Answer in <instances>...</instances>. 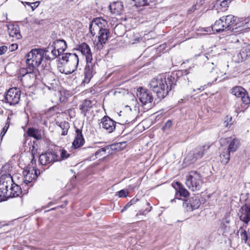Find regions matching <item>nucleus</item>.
<instances>
[{
  "label": "nucleus",
  "instance_id": "nucleus-1",
  "mask_svg": "<svg viewBox=\"0 0 250 250\" xmlns=\"http://www.w3.org/2000/svg\"><path fill=\"white\" fill-rule=\"evenodd\" d=\"M176 81L173 76L166 78L159 76L153 78L149 83V88L156 93L158 99H162L166 97L169 91L176 85Z\"/></svg>",
  "mask_w": 250,
  "mask_h": 250
},
{
  "label": "nucleus",
  "instance_id": "nucleus-2",
  "mask_svg": "<svg viewBox=\"0 0 250 250\" xmlns=\"http://www.w3.org/2000/svg\"><path fill=\"white\" fill-rule=\"evenodd\" d=\"M26 62L28 66H31L34 69L42 64V67L48 69L50 63L44 59V51L42 49H32L25 56Z\"/></svg>",
  "mask_w": 250,
  "mask_h": 250
},
{
  "label": "nucleus",
  "instance_id": "nucleus-3",
  "mask_svg": "<svg viewBox=\"0 0 250 250\" xmlns=\"http://www.w3.org/2000/svg\"><path fill=\"white\" fill-rule=\"evenodd\" d=\"M62 60L64 62V68H60V71L62 73L69 74L75 71L78 65L79 58L75 53H67L62 55Z\"/></svg>",
  "mask_w": 250,
  "mask_h": 250
},
{
  "label": "nucleus",
  "instance_id": "nucleus-4",
  "mask_svg": "<svg viewBox=\"0 0 250 250\" xmlns=\"http://www.w3.org/2000/svg\"><path fill=\"white\" fill-rule=\"evenodd\" d=\"M186 185L192 191L201 189L203 184V177L197 171L192 170L186 176Z\"/></svg>",
  "mask_w": 250,
  "mask_h": 250
},
{
  "label": "nucleus",
  "instance_id": "nucleus-5",
  "mask_svg": "<svg viewBox=\"0 0 250 250\" xmlns=\"http://www.w3.org/2000/svg\"><path fill=\"white\" fill-rule=\"evenodd\" d=\"M13 184V178L10 174H2L0 177V197L3 200L9 198V188Z\"/></svg>",
  "mask_w": 250,
  "mask_h": 250
},
{
  "label": "nucleus",
  "instance_id": "nucleus-6",
  "mask_svg": "<svg viewBox=\"0 0 250 250\" xmlns=\"http://www.w3.org/2000/svg\"><path fill=\"white\" fill-rule=\"evenodd\" d=\"M21 91L16 87L9 89L5 96V101L10 105H15L19 103Z\"/></svg>",
  "mask_w": 250,
  "mask_h": 250
},
{
  "label": "nucleus",
  "instance_id": "nucleus-7",
  "mask_svg": "<svg viewBox=\"0 0 250 250\" xmlns=\"http://www.w3.org/2000/svg\"><path fill=\"white\" fill-rule=\"evenodd\" d=\"M235 47L237 49L240 48L239 50H238V53H237V56H234V58H237L235 60L236 62H243L250 56V44L241 42L240 46H238V44H236Z\"/></svg>",
  "mask_w": 250,
  "mask_h": 250
},
{
  "label": "nucleus",
  "instance_id": "nucleus-8",
  "mask_svg": "<svg viewBox=\"0 0 250 250\" xmlns=\"http://www.w3.org/2000/svg\"><path fill=\"white\" fill-rule=\"evenodd\" d=\"M214 65L213 62H208L206 64L207 68L211 67L212 70L208 75L209 82L208 84H211L216 82L218 78L222 77L225 74L224 71H221L218 68L211 67Z\"/></svg>",
  "mask_w": 250,
  "mask_h": 250
},
{
  "label": "nucleus",
  "instance_id": "nucleus-9",
  "mask_svg": "<svg viewBox=\"0 0 250 250\" xmlns=\"http://www.w3.org/2000/svg\"><path fill=\"white\" fill-rule=\"evenodd\" d=\"M40 174V170L34 168H26L23 171V181L25 186H28Z\"/></svg>",
  "mask_w": 250,
  "mask_h": 250
},
{
  "label": "nucleus",
  "instance_id": "nucleus-10",
  "mask_svg": "<svg viewBox=\"0 0 250 250\" xmlns=\"http://www.w3.org/2000/svg\"><path fill=\"white\" fill-rule=\"evenodd\" d=\"M137 96L143 105L151 104L153 100L151 93L147 89L142 87L137 89Z\"/></svg>",
  "mask_w": 250,
  "mask_h": 250
},
{
  "label": "nucleus",
  "instance_id": "nucleus-11",
  "mask_svg": "<svg viewBox=\"0 0 250 250\" xmlns=\"http://www.w3.org/2000/svg\"><path fill=\"white\" fill-rule=\"evenodd\" d=\"M200 201L198 198L194 196L190 198L188 200L184 201L183 206L187 211H191L197 209L200 206Z\"/></svg>",
  "mask_w": 250,
  "mask_h": 250
},
{
  "label": "nucleus",
  "instance_id": "nucleus-12",
  "mask_svg": "<svg viewBox=\"0 0 250 250\" xmlns=\"http://www.w3.org/2000/svg\"><path fill=\"white\" fill-rule=\"evenodd\" d=\"M87 64L84 69V79L83 82L86 83H89L93 75L96 73V65L93 61L86 62Z\"/></svg>",
  "mask_w": 250,
  "mask_h": 250
},
{
  "label": "nucleus",
  "instance_id": "nucleus-13",
  "mask_svg": "<svg viewBox=\"0 0 250 250\" xmlns=\"http://www.w3.org/2000/svg\"><path fill=\"white\" fill-rule=\"evenodd\" d=\"M116 122L108 116L104 117L100 123V126L106 130L108 132L111 133L115 129Z\"/></svg>",
  "mask_w": 250,
  "mask_h": 250
},
{
  "label": "nucleus",
  "instance_id": "nucleus-14",
  "mask_svg": "<svg viewBox=\"0 0 250 250\" xmlns=\"http://www.w3.org/2000/svg\"><path fill=\"white\" fill-rule=\"evenodd\" d=\"M39 160L41 165H46L52 162L57 161L58 159L56 153L47 152L40 155Z\"/></svg>",
  "mask_w": 250,
  "mask_h": 250
},
{
  "label": "nucleus",
  "instance_id": "nucleus-15",
  "mask_svg": "<svg viewBox=\"0 0 250 250\" xmlns=\"http://www.w3.org/2000/svg\"><path fill=\"white\" fill-rule=\"evenodd\" d=\"M77 50L80 51L82 54L85 57L86 62L93 61L92 54L89 46L86 43L83 42L77 46Z\"/></svg>",
  "mask_w": 250,
  "mask_h": 250
},
{
  "label": "nucleus",
  "instance_id": "nucleus-16",
  "mask_svg": "<svg viewBox=\"0 0 250 250\" xmlns=\"http://www.w3.org/2000/svg\"><path fill=\"white\" fill-rule=\"evenodd\" d=\"M226 142L229 144V146L227 149L230 153L234 152L236 151L240 145L239 140L235 138L233 139L231 138H228L226 139L222 138L220 139L221 144L225 143Z\"/></svg>",
  "mask_w": 250,
  "mask_h": 250
},
{
  "label": "nucleus",
  "instance_id": "nucleus-17",
  "mask_svg": "<svg viewBox=\"0 0 250 250\" xmlns=\"http://www.w3.org/2000/svg\"><path fill=\"white\" fill-rule=\"evenodd\" d=\"M240 219L247 224L250 221V203L246 204L240 209Z\"/></svg>",
  "mask_w": 250,
  "mask_h": 250
},
{
  "label": "nucleus",
  "instance_id": "nucleus-18",
  "mask_svg": "<svg viewBox=\"0 0 250 250\" xmlns=\"http://www.w3.org/2000/svg\"><path fill=\"white\" fill-rule=\"evenodd\" d=\"M43 50L44 51V59L46 60V62L55 59L57 57L62 54L58 52V50L55 49L53 46Z\"/></svg>",
  "mask_w": 250,
  "mask_h": 250
},
{
  "label": "nucleus",
  "instance_id": "nucleus-19",
  "mask_svg": "<svg viewBox=\"0 0 250 250\" xmlns=\"http://www.w3.org/2000/svg\"><path fill=\"white\" fill-rule=\"evenodd\" d=\"M223 21H220V20L216 21L214 24L212 25L211 27H208L207 29L205 30L206 32H209V34L219 33L226 30L225 25H223L222 22Z\"/></svg>",
  "mask_w": 250,
  "mask_h": 250
},
{
  "label": "nucleus",
  "instance_id": "nucleus-20",
  "mask_svg": "<svg viewBox=\"0 0 250 250\" xmlns=\"http://www.w3.org/2000/svg\"><path fill=\"white\" fill-rule=\"evenodd\" d=\"M107 22L105 20L100 18L95 19L90 26V30L92 34V27L96 30L104 29L106 28Z\"/></svg>",
  "mask_w": 250,
  "mask_h": 250
},
{
  "label": "nucleus",
  "instance_id": "nucleus-21",
  "mask_svg": "<svg viewBox=\"0 0 250 250\" xmlns=\"http://www.w3.org/2000/svg\"><path fill=\"white\" fill-rule=\"evenodd\" d=\"M76 132V136L72 143V146L74 148L81 147L84 143V140L82 134V130L79 129H77Z\"/></svg>",
  "mask_w": 250,
  "mask_h": 250
},
{
  "label": "nucleus",
  "instance_id": "nucleus-22",
  "mask_svg": "<svg viewBox=\"0 0 250 250\" xmlns=\"http://www.w3.org/2000/svg\"><path fill=\"white\" fill-rule=\"evenodd\" d=\"M110 12L115 15H120L123 10L124 6L120 1H116L112 3L109 6Z\"/></svg>",
  "mask_w": 250,
  "mask_h": 250
},
{
  "label": "nucleus",
  "instance_id": "nucleus-23",
  "mask_svg": "<svg viewBox=\"0 0 250 250\" xmlns=\"http://www.w3.org/2000/svg\"><path fill=\"white\" fill-rule=\"evenodd\" d=\"M109 35V31L107 28L104 29H100L99 30L98 41L97 45L99 43L102 46L103 44L105 43L108 40Z\"/></svg>",
  "mask_w": 250,
  "mask_h": 250
},
{
  "label": "nucleus",
  "instance_id": "nucleus-24",
  "mask_svg": "<svg viewBox=\"0 0 250 250\" xmlns=\"http://www.w3.org/2000/svg\"><path fill=\"white\" fill-rule=\"evenodd\" d=\"M230 1L231 0H217L214 5V7L218 12L225 11L227 9Z\"/></svg>",
  "mask_w": 250,
  "mask_h": 250
},
{
  "label": "nucleus",
  "instance_id": "nucleus-25",
  "mask_svg": "<svg viewBox=\"0 0 250 250\" xmlns=\"http://www.w3.org/2000/svg\"><path fill=\"white\" fill-rule=\"evenodd\" d=\"M52 46L58 50V52L62 54L67 48L66 43L63 40H56L53 42Z\"/></svg>",
  "mask_w": 250,
  "mask_h": 250
},
{
  "label": "nucleus",
  "instance_id": "nucleus-26",
  "mask_svg": "<svg viewBox=\"0 0 250 250\" xmlns=\"http://www.w3.org/2000/svg\"><path fill=\"white\" fill-rule=\"evenodd\" d=\"M21 187L13 181L12 186L9 188V198L18 197L21 193Z\"/></svg>",
  "mask_w": 250,
  "mask_h": 250
},
{
  "label": "nucleus",
  "instance_id": "nucleus-27",
  "mask_svg": "<svg viewBox=\"0 0 250 250\" xmlns=\"http://www.w3.org/2000/svg\"><path fill=\"white\" fill-rule=\"evenodd\" d=\"M8 32L10 37L15 38L16 39H20L21 36L20 34L19 27L18 25H11L8 27Z\"/></svg>",
  "mask_w": 250,
  "mask_h": 250
},
{
  "label": "nucleus",
  "instance_id": "nucleus-28",
  "mask_svg": "<svg viewBox=\"0 0 250 250\" xmlns=\"http://www.w3.org/2000/svg\"><path fill=\"white\" fill-rule=\"evenodd\" d=\"M220 151V161L222 164H226L229 161L230 152L226 147L221 148Z\"/></svg>",
  "mask_w": 250,
  "mask_h": 250
},
{
  "label": "nucleus",
  "instance_id": "nucleus-29",
  "mask_svg": "<svg viewBox=\"0 0 250 250\" xmlns=\"http://www.w3.org/2000/svg\"><path fill=\"white\" fill-rule=\"evenodd\" d=\"M224 19L225 25L227 29H230L231 26L236 22L237 18L232 15H229L223 16Z\"/></svg>",
  "mask_w": 250,
  "mask_h": 250
},
{
  "label": "nucleus",
  "instance_id": "nucleus-30",
  "mask_svg": "<svg viewBox=\"0 0 250 250\" xmlns=\"http://www.w3.org/2000/svg\"><path fill=\"white\" fill-rule=\"evenodd\" d=\"M176 185V187H174L176 191V196L179 194L180 196L187 197L189 195L188 191L183 187L182 184L178 182H177L175 184Z\"/></svg>",
  "mask_w": 250,
  "mask_h": 250
},
{
  "label": "nucleus",
  "instance_id": "nucleus-31",
  "mask_svg": "<svg viewBox=\"0 0 250 250\" xmlns=\"http://www.w3.org/2000/svg\"><path fill=\"white\" fill-rule=\"evenodd\" d=\"M93 103V101L85 100L80 105V109L82 111V113L85 115L86 112L89 111L92 107L93 105L94 104Z\"/></svg>",
  "mask_w": 250,
  "mask_h": 250
},
{
  "label": "nucleus",
  "instance_id": "nucleus-32",
  "mask_svg": "<svg viewBox=\"0 0 250 250\" xmlns=\"http://www.w3.org/2000/svg\"><path fill=\"white\" fill-rule=\"evenodd\" d=\"M209 148V146L206 145L196 148L194 150H193L196 159L198 160L201 158L204 155L206 151H207Z\"/></svg>",
  "mask_w": 250,
  "mask_h": 250
},
{
  "label": "nucleus",
  "instance_id": "nucleus-33",
  "mask_svg": "<svg viewBox=\"0 0 250 250\" xmlns=\"http://www.w3.org/2000/svg\"><path fill=\"white\" fill-rule=\"evenodd\" d=\"M108 149L107 147H103L97 150L95 155H92L90 159L91 160H94L97 158L101 159L106 156V150Z\"/></svg>",
  "mask_w": 250,
  "mask_h": 250
},
{
  "label": "nucleus",
  "instance_id": "nucleus-34",
  "mask_svg": "<svg viewBox=\"0 0 250 250\" xmlns=\"http://www.w3.org/2000/svg\"><path fill=\"white\" fill-rule=\"evenodd\" d=\"M27 133L29 136L34 138L36 140H39L42 139L41 131L34 128H28Z\"/></svg>",
  "mask_w": 250,
  "mask_h": 250
},
{
  "label": "nucleus",
  "instance_id": "nucleus-35",
  "mask_svg": "<svg viewBox=\"0 0 250 250\" xmlns=\"http://www.w3.org/2000/svg\"><path fill=\"white\" fill-rule=\"evenodd\" d=\"M246 90L241 86H236L230 90V93L235 96L240 98L245 93Z\"/></svg>",
  "mask_w": 250,
  "mask_h": 250
},
{
  "label": "nucleus",
  "instance_id": "nucleus-36",
  "mask_svg": "<svg viewBox=\"0 0 250 250\" xmlns=\"http://www.w3.org/2000/svg\"><path fill=\"white\" fill-rule=\"evenodd\" d=\"M34 69L31 66H28L27 68H21L20 70V74L22 77L28 76L29 75H32L33 77H34Z\"/></svg>",
  "mask_w": 250,
  "mask_h": 250
},
{
  "label": "nucleus",
  "instance_id": "nucleus-37",
  "mask_svg": "<svg viewBox=\"0 0 250 250\" xmlns=\"http://www.w3.org/2000/svg\"><path fill=\"white\" fill-rule=\"evenodd\" d=\"M238 234H239L242 241H244L245 243H247L248 240V236L245 229L243 227L240 228L237 231Z\"/></svg>",
  "mask_w": 250,
  "mask_h": 250
},
{
  "label": "nucleus",
  "instance_id": "nucleus-38",
  "mask_svg": "<svg viewBox=\"0 0 250 250\" xmlns=\"http://www.w3.org/2000/svg\"><path fill=\"white\" fill-rule=\"evenodd\" d=\"M60 127L62 129L61 134L63 136L66 135L67 134L68 129L69 127V123L66 122L61 123L60 124Z\"/></svg>",
  "mask_w": 250,
  "mask_h": 250
},
{
  "label": "nucleus",
  "instance_id": "nucleus-39",
  "mask_svg": "<svg viewBox=\"0 0 250 250\" xmlns=\"http://www.w3.org/2000/svg\"><path fill=\"white\" fill-rule=\"evenodd\" d=\"M185 160L187 162H189L190 163H192L195 162L197 159L195 157V155L192 151H190L188 152V155H187Z\"/></svg>",
  "mask_w": 250,
  "mask_h": 250
},
{
  "label": "nucleus",
  "instance_id": "nucleus-40",
  "mask_svg": "<svg viewBox=\"0 0 250 250\" xmlns=\"http://www.w3.org/2000/svg\"><path fill=\"white\" fill-rule=\"evenodd\" d=\"M240 98H241V101L244 104H248L250 103V98L246 91Z\"/></svg>",
  "mask_w": 250,
  "mask_h": 250
},
{
  "label": "nucleus",
  "instance_id": "nucleus-41",
  "mask_svg": "<svg viewBox=\"0 0 250 250\" xmlns=\"http://www.w3.org/2000/svg\"><path fill=\"white\" fill-rule=\"evenodd\" d=\"M61 157H59L58 156V161H61L62 160L65 159L70 156V154L67 153V152L64 150V149H61Z\"/></svg>",
  "mask_w": 250,
  "mask_h": 250
},
{
  "label": "nucleus",
  "instance_id": "nucleus-42",
  "mask_svg": "<svg viewBox=\"0 0 250 250\" xmlns=\"http://www.w3.org/2000/svg\"><path fill=\"white\" fill-rule=\"evenodd\" d=\"M228 40L230 41L231 42L233 43H237L240 42L238 37L235 34L230 35L229 37Z\"/></svg>",
  "mask_w": 250,
  "mask_h": 250
},
{
  "label": "nucleus",
  "instance_id": "nucleus-43",
  "mask_svg": "<svg viewBox=\"0 0 250 250\" xmlns=\"http://www.w3.org/2000/svg\"><path fill=\"white\" fill-rule=\"evenodd\" d=\"M142 40V38L139 34H136L134 36V38L132 39V43L134 44L141 42Z\"/></svg>",
  "mask_w": 250,
  "mask_h": 250
},
{
  "label": "nucleus",
  "instance_id": "nucleus-44",
  "mask_svg": "<svg viewBox=\"0 0 250 250\" xmlns=\"http://www.w3.org/2000/svg\"><path fill=\"white\" fill-rule=\"evenodd\" d=\"M9 120H10V118H9V117H8L6 125L2 128V130L0 133V134H2V137H3V136L4 135V134L6 133V132L9 127Z\"/></svg>",
  "mask_w": 250,
  "mask_h": 250
},
{
  "label": "nucleus",
  "instance_id": "nucleus-45",
  "mask_svg": "<svg viewBox=\"0 0 250 250\" xmlns=\"http://www.w3.org/2000/svg\"><path fill=\"white\" fill-rule=\"evenodd\" d=\"M243 24H245V27L250 28V16L245 19L243 21Z\"/></svg>",
  "mask_w": 250,
  "mask_h": 250
},
{
  "label": "nucleus",
  "instance_id": "nucleus-46",
  "mask_svg": "<svg viewBox=\"0 0 250 250\" xmlns=\"http://www.w3.org/2000/svg\"><path fill=\"white\" fill-rule=\"evenodd\" d=\"M128 192L125 190L122 189L118 192V196L119 197H125L127 196Z\"/></svg>",
  "mask_w": 250,
  "mask_h": 250
},
{
  "label": "nucleus",
  "instance_id": "nucleus-47",
  "mask_svg": "<svg viewBox=\"0 0 250 250\" xmlns=\"http://www.w3.org/2000/svg\"><path fill=\"white\" fill-rule=\"evenodd\" d=\"M152 209V207H150L149 208H146L144 210H140L137 215H146V213L149 212Z\"/></svg>",
  "mask_w": 250,
  "mask_h": 250
},
{
  "label": "nucleus",
  "instance_id": "nucleus-48",
  "mask_svg": "<svg viewBox=\"0 0 250 250\" xmlns=\"http://www.w3.org/2000/svg\"><path fill=\"white\" fill-rule=\"evenodd\" d=\"M171 125H172V122L170 120H168L166 122L164 126L163 127V129L164 130L168 129V128H170V127L171 126Z\"/></svg>",
  "mask_w": 250,
  "mask_h": 250
},
{
  "label": "nucleus",
  "instance_id": "nucleus-49",
  "mask_svg": "<svg viewBox=\"0 0 250 250\" xmlns=\"http://www.w3.org/2000/svg\"><path fill=\"white\" fill-rule=\"evenodd\" d=\"M7 47L5 45L0 46V55L4 54L7 51Z\"/></svg>",
  "mask_w": 250,
  "mask_h": 250
},
{
  "label": "nucleus",
  "instance_id": "nucleus-50",
  "mask_svg": "<svg viewBox=\"0 0 250 250\" xmlns=\"http://www.w3.org/2000/svg\"><path fill=\"white\" fill-rule=\"evenodd\" d=\"M133 200H131L129 202H128L124 208L121 210V212H123L125 209H126L128 208L131 206L133 204Z\"/></svg>",
  "mask_w": 250,
  "mask_h": 250
},
{
  "label": "nucleus",
  "instance_id": "nucleus-51",
  "mask_svg": "<svg viewBox=\"0 0 250 250\" xmlns=\"http://www.w3.org/2000/svg\"><path fill=\"white\" fill-rule=\"evenodd\" d=\"M18 48V45L16 43H13L10 45L9 47V49L11 51H13L14 50H16Z\"/></svg>",
  "mask_w": 250,
  "mask_h": 250
},
{
  "label": "nucleus",
  "instance_id": "nucleus-52",
  "mask_svg": "<svg viewBox=\"0 0 250 250\" xmlns=\"http://www.w3.org/2000/svg\"><path fill=\"white\" fill-rule=\"evenodd\" d=\"M40 4L39 1H36L31 3V7L33 10H34L36 7H37Z\"/></svg>",
  "mask_w": 250,
  "mask_h": 250
},
{
  "label": "nucleus",
  "instance_id": "nucleus-53",
  "mask_svg": "<svg viewBox=\"0 0 250 250\" xmlns=\"http://www.w3.org/2000/svg\"><path fill=\"white\" fill-rule=\"evenodd\" d=\"M138 3L140 6H144L148 5L147 0H140L138 2Z\"/></svg>",
  "mask_w": 250,
  "mask_h": 250
},
{
  "label": "nucleus",
  "instance_id": "nucleus-54",
  "mask_svg": "<svg viewBox=\"0 0 250 250\" xmlns=\"http://www.w3.org/2000/svg\"><path fill=\"white\" fill-rule=\"evenodd\" d=\"M197 5L194 4L193 5L191 8L188 10V13L190 14L193 12L196 9Z\"/></svg>",
  "mask_w": 250,
  "mask_h": 250
},
{
  "label": "nucleus",
  "instance_id": "nucleus-55",
  "mask_svg": "<svg viewBox=\"0 0 250 250\" xmlns=\"http://www.w3.org/2000/svg\"><path fill=\"white\" fill-rule=\"evenodd\" d=\"M43 22V20H40L38 19H35L33 21V23L36 24H42Z\"/></svg>",
  "mask_w": 250,
  "mask_h": 250
},
{
  "label": "nucleus",
  "instance_id": "nucleus-56",
  "mask_svg": "<svg viewBox=\"0 0 250 250\" xmlns=\"http://www.w3.org/2000/svg\"><path fill=\"white\" fill-rule=\"evenodd\" d=\"M224 126L226 127H228L229 126V124L228 121H225L224 122Z\"/></svg>",
  "mask_w": 250,
  "mask_h": 250
},
{
  "label": "nucleus",
  "instance_id": "nucleus-57",
  "mask_svg": "<svg viewBox=\"0 0 250 250\" xmlns=\"http://www.w3.org/2000/svg\"><path fill=\"white\" fill-rule=\"evenodd\" d=\"M219 20H220V21H223L222 23H223V25H225V21H224V19H223V16Z\"/></svg>",
  "mask_w": 250,
  "mask_h": 250
},
{
  "label": "nucleus",
  "instance_id": "nucleus-58",
  "mask_svg": "<svg viewBox=\"0 0 250 250\" xmlns=\"http://www.w3.org/2000/svg\"><path fill=\"white\" fill-rule=\"evenodd\" d=\"M225 222L227 224H229V220L226 218H225Z\"/></svg>",
  "mask_w": 250,
  "mask_h": 250
},
{
  "label": "nucleus",
  "instance_id": "nucleus-59",
  "mask_svg": "<svg viewBox=\"0 0 250 250\" xmlns=\"http://www.w3.org/2000/svg\"><path fill=\"white\" fill-rule=\"evenodd\" d=\"M206 85H205L204 86H201L200 88H199V90H203L204 89V87H205Z\"/></svg>",
  "mask_w": 250,
  "mask_h": 250
},
{
  "label": "nucleus",
  "instance_id": "nucleus-60",
  "mask_svg": "<svg viewBox=\"0 0 250 250\" xmlns=\"http://www.w3.org/2000/svg\"><path fill=\"white\" fill-rule=\"evenodd\" d=\"M146 205L147 206H149V203L148 202H146Z\"/></svg>",
  "mask_w": 250,
  "mask_h": 250
},
{
  "label": "nucleus",
  "instance_id": "nucleus-61",
  "mask_svg": "<svg viewBox=\"0 0 250 250\" xmlns=\"http://www.w3.org/2000/svg\"><path fill=\"white\" fill-rule=\"evenodd\" d=\"M32 156H33V160L34 158V155L33 153H32Z\"/></svg>",
  "mask_w": 250,
  "mask_h": 250
},
{
  "label": "nucleus",
  "instance_id": "nucleus-62",
  "mask_svg": "<svg viewBox=\"0 0 250 250\" xmlns=\"http://www.w3.org/2000/svg\"><path fill=\"white\" fill-rule=\"evenodd\" d=\"M174 200V199H172V200H171L170 202H173V201Z\"/></svg>",
  "mask_w": 250,
  "mask_h": 250
},
{
  "label": "nucleus",
  "instance_id": "nucleus-63",
  "mask_svg": "<svg viewBox=\"0 0 250 250\" xmlns=\"http://www.w3.org/2000/svg\"><path fill=\"white\" fill-rule=\"evenodd\" d=\"M231 121V118H229V121Z\"/></svg>",
  "mask_w": 250,
  "mask_h": 250
},
{
  "label": "nucleus",
  "instance_id": "nucleus-64",
  "mask_svg": "<svg viewBox=\"0 0 250 250\" xmlns=\"http://www.w3.org/2000/svg\"><path fill=\"white\" fill-rule=\"evenodd\" d=\"M32 185H33L32 184H31V185H29V186H32Z\"/></svg>",
  "mask_w": 250,
  "mask_h": 250
}]
</instances>
